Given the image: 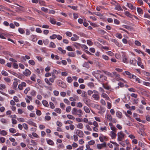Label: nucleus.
Instances as JSON below:
<instances>
[{"mask_svg": "<svg viewBox=\"0 0 150 150\" xmlns=\"http://www.w3.org/2000/svg\"><path fill=\"white\" fill-rule=\"evenodd\" d=\"M71 112L73 115H78L79 117H81L82 115L83 114L81 110H77L76 108H73Z\"/></svg>", "mask_w": 150, "mask_h": 150, "instance_id": "obj_1", "label": "nucleus"}, {"mask_svg": "<svg viewBox=\"0 0 150 150\" xmlns=\"http://www.w3.org/2000/svg\"><path fill=\"white\" fill-rule=\"evenodd\" d=\"M124 134L121 131L117 133V140L119 141H122V139L124 137Z\"/></svg>", "mask_w": 150, "mask_h": 150, "instance_id": "obj_2", "label": "nucleus"}, {"mask_svg": "<svg viewBox=\"0 0 150 150\" xmlns=\"http://www.w3.org/2000/svg\"><path fill=\"white\" fill-rule=\"evenodd\" d=\"M58 85L63 88H65L67 85L65 83L62 81H59L57 82Z\"/></svg>", "mask_w": 150, "mask_h": 150, "instance_id": "obj_3", "label": "nucleus"}, {"mask_svg": "<svg viewBox=\"0 0 150 150\" xmlns=\"http://www.w3.org/2000/svg\"><path fill=\"white\" fill-rule=\"evenodd\" d=\"M76 134L80 137H83L84 135L83 132L79 129H78L76 131Z\"/></svg>", "mask_w": 150, "mask_h": 150, "instance_id": "obj_4", "label": "nucleus"}, {"mask_svg": "<svg viewBox=\"0 0 150 150\" xmlns=\"http://www.w3.org/2000/svg\"><path fill=\"white\" fill-rule=\"evenodd\" d=\"M106 147V143L105 142L101 144H97V147L98 149H100L103 147Z\"/></svg>", "mask_w": 150, "mask_h": 150, "instance_id": "obj_5", "label": "nucleus"}, {"mask_svg": "<svg viewBox=\"0 0 150 150\" xmlns=\"http://www.w3.org/2000/svg\"><path fill=\"white\" fill-rule=\"evenodd\" d=\"M23 74L26 76H29L31 74V72L28 69H26L23 72Z\"/></svg>", "mask_w": 150, "mask_h": 150, "instance_id": "obj_6", "label": "nucleus"}, {"mask_svg": "<svg viewBox=\"0 0 150 150\" xmlns=\"http://www.w3.org/2000/svg\"><path fill=\"white\" fill-rule=\"evenodd\" d=\"M79 99V97L76 95H74L73 97H70L69 98V100L71 101H76L78 100Z\"/></svg>", "mask_w": 150, "mask_h": 150, "instance_id": "obj_7", "label": "nucleus"}, {"mask_svg": "<svg viewBox=\"0 0 150 150\" xmlns=\"http://www.w3.org/2000/svg\"><path fill=\"white\" fill-rule=\"evenodd\" d=\"M110 135L112 139H115L117 136V134L115 133V132L113 131H111L110 132Z\"/></svg>", "mask_w": 150, "mask_h": 150, "instance_id": "obj_8", "label": "nucleus"}, {"mask_svg": "<svg viewBox=\"0 0 150 150\" xmlns=\"http://www.w3.org/2000/svg\"><path fill=\"white\" fill-rule=\"evenodd\" d=\"M92 97L95 100H99V96L97 93L93 94L92 95Z\"/></svg>", "mask_w": 150, "mask_h": 150, "instance_id": "obj_9", "label": "nucleus"}, {"mask_svg": "<svg viewBox=\"0 0 150 150\" xmlns=\"http://www.w3.org/2000/svg\"><path fill=\"white\" fill-rule=\"evenodd\" d=\"M79 38V37L76 35L74 34L73 37L71 38V40L73 41H76L78 40Z\"/></svg>", "mask_w": 150, "mask_h": 150, "instance_id": "obj_10", "label": "nucleus"}, {"mask_svg": "<svg viewBox=\"0 0 150 150\" xmlns=\"http://www.w3.org/2000/svg\"><path fill=\"white\" fill-rule=\"evenodd\" d=\"M27 122L28 124L30 125H32L36 127H37V126H36V124L31 121L30 120H28Z\"/></svg>", "mask_w": 150, "mask_h": 150, "instance_id": "obj_11", "label": "nucleus"}, {"mask_svg": "<svg viewBox=\"0 0 150 150\" xmlns=\"http://www.w3.org/2000/svg\"><path fill=\"white\" fill-rule=\"evenodd\" d=\"M102 71L105 74L107 75L108 76H110L112 77H114L113 75L111 73L105 71L103 70Z\"/></svg>", "mask_w": 150, "mask_h": 150, "instance_id": "obj_12", "label": "nucleus"}, {"mask_svg": "<svg viewBox=\"0 0 150 150\" xmlns=\"http://www.w3.org/2000/svg\"><path fill=\"white\" fill-rule=\"evenodd\" d=\"M130 63L133 65H135L137 63V60L134 58L132 59H130Z\"/></svg>", "mask_w": 150, "mask_h": 150, "instance_id": "obj_13", "label": "nucleus"}, {"mask_svg": "<svg viewBox=\"0 0 150 150\" xmlns=\"http://www.w3.org/2000/svg\"><path fill=\"white\" fill-rule=\"evenodd\" d=\"M127 6L131 9L133 10L134 9L135 7H134L131 3H127Z\"/></svg>", "mask_w": 150, "mask_h": 150, "instance_id": "obj_14", "label": "nucleus"}, {"mask_svg": "<svg viewBox=\"0 0 150 150\" xmlns=\"http://www.w3.org/2000/svg\"><path fill=\"white\" fill-rule=\"evenodd\" d=\"M83 100L85 102V103L87 105L89 104L90 103V100L87 98V97L84 98L83 99Z\"/></svg>", "mask_w": 150, "mask_h": 150, "instance_id": "obj_15", "label": "nucleus"}, {"mask_svg": "<svg viewBox=\"0 0 150 150\" xmlns=\"http://www.w3.org/2000/svg\"><path fill=\"white\" fill-rule=\"evenodd\" d=\"M49 21L50 22L53 24H55L56 23V21L54 18H50Z\"/></svg>", "mask_w": 150, "mask_h": 150, "instance_id": "obj_16", "label": "nucleus"}, {"mask_svg": "<svg viewBox=\"0 0 150 150\" xmlns=\"http://www.w3.org/2000/svg\"><path fill=\"white\" fill-rule=\"evenodd\" d=\"M137 11L139 14H143V10L140 8H137Z\"/></svg>", "mask_w": 150, "mask_h": 150, "instance_id": "obj_17", "label": "nucleus"}, {"mask_svg": "<svg viewBox=\"0 0 150 150\" xmlns=\"http://www.w3.org/2000/svg\"><path fill=\"white\" fill-rule=\"evenodd\" d=\"M83 66L84 67H86L87 68H89V66L88 62H85L83 64Z\"/></svg>", "mask_w": 150, "mask_h": 150, "instance_id": "obj_18", "label": "nucleus"}, {"mask_svg": "<svg viewBox=\"0 0 150 150\" xmlns=\"http://www.w3.org/2000/svg\"><path fill=\"white\" fill-rule=\"evenodd\" d=\"M103 72L102 71H101L99 70H97L95 72V76H97L98 75H99L101 74L102 72Z\"/></svg>", "mask_w": 150, "mask_h": 150, "instance_id": "obj_19", "label": "nucleus"}, {"mask_svg": "<svg viewBox=\"0 0 150 150\" xmlns=\"http://www.w3.org/2000/svg\"><path fill=\"white\" fill-rule=\"evenodd\" d=\"M21 58L23 59L24 61H26V59H30V57L28 56L25 55V56L22 57Z\"/></svg>", "mask_w": 150, "mask_h": 150, "instance_id": "obj_20", "label": "nucleus"}, {"mask_svg": "<svg viewBox=\"0 0 150 150\" xmlns=\"http://www.w3.org/2000/svg\"><path fill=\"white\" fill-rule=\"evenodd\" d=\"M117 116L119 118H121L122 117V113L121 112L118 111L116 113Z\"/></svg>", "mask_w": 150, "mask_h": 150, "instance_id": "obj_21", "label": "nucleus"}, {"mask_svg": "<svg viewBox=\"0 0 150 150\" xmlns=\"http://www.w3.org/2000/svg\"><path fill=\"white\" fill-rule=\"evenodd\" d=\"M111 41L112 42H115V44L118 46H119V43L115 39H111Z\"/></svg>", "mask_w": 150, "mask_h": 150, "instance_id": "obj_22", "label": "nucleus"}, {"mask_svg": "<svg viewBox=\"0 0 150 150\" xmlns=\"http://www.w3.org/2000/svg\"><path fill=\"white\" fill-rule=\"evenodd\" d=\"M43 104L46 107H47L49 105L47 101L45 100H43L42 102Z\"/></svg>", "mask_w": 150, "mask_h": 150, "instance_id": "obj_23", "label": "nucleus"}, {"mask_svg": "<svg viewBox=\"0 0 150 150\" xmlns=\"http://www.w3.org/2000/svg\"><path fill=\"white\" fill-rule=\"evenodd\" d=\"M7 134L6 131L4 130H2L0 132V134L3 136H5Z\"/></svg>", "mask_w": 150, "mask_h": 150, "instance_id": "obj_24", "label": "nucleus"}, {"mask_svg": "<svg viewBox=\"0 0 150 150\" xmlns=\"http://www.w3.org/2000/svg\"><path fill=\"white\" fill-rule=\"evenodd\" d=\"M1 74L5 76H7L8 75V73L6 71L4 70H3L1 71Z\"/></svg>", "mask_w": 150, "mask_h": 150, "instance_id": "obj_25", "label": "nucleus"}, {"mask_svg": "<svg viewBox=\"0 0 150 150\" xmlns=\"http://www.w3.org/2000/svg\"><path fill=\"white\" fill-rule=\"evenodd\" d=\"M18 31L21 34H24L25 33V31L22 28H20L18 29Z\"/></svg>", "mask_w": 150, "mask_h": 150, "instance_id": "obj_26", "label": "nucleus"}, {"mask_svg": "<svg viewBox=\"0 0 150 150\" xmlns=\"http://www.w3.org/2000/svg\"><path fill=\"white\" fill-rule=\"evenodd\" d=\"M58 50L60 51H61L62 53L63 54L66 53V51L65 50H63L62 47H59L58 48Z\"/></svg>", "mask_w": 150, "mask_h": 150, "instance_id": "obj_27", "label": "nucleus"}, {"mask_svg": "<svg viewBox=\"0 0 150 150\" xmlns=\"http://www.w3.org/2000/svg\"><path fill=\"white\" fill-rule=\"evenodd\" d=\"M85 112L86 113H89L90 112V110L86 106H85L83 108Z\"/></svg>", "mask_w": 150, "mask_h": 150, "instance_id": "obj_28", "label": "nucleus"}, {"mask_svg": "<svg viewBox=\"0 0 150 150\" xmlns=\"http://www.w3.org/2000/svg\"><path fill=\"white\" fill-rule=\"evenodd\" d=\"M8 71L9 72H10L11 74H12L16 76H18V74H17L11 70H8Z\"/></svg>", "mask_w": 150, "mask_h": 150, "instance_id": "obj_29", "label": "nucleus"}, {"mask_svg": "<svg viewBox=\"0 0 150 150\" xmlns=\"http://www.w3.org/2000/svg\"><path fill=\"white\" fill-rule=\"evenodd\" d=\"M115 36L116 37L120 39L122 38V36L120 33H117L116 34Z\"/></svg>", "mask_w": 150, "mask_h": 150, "instance_id": "obj_30", "label": "nucleus"}, {"mask_svg": "<svg viewBox=\"0 0 150 150\" xmlns=\"http://www.w3.org/2000/svg\"><path fill=\"white\" fill-rule=\"evenodd\" d=\"M142 62L141 61H139L137 62V64L139 66H140L142 69H144V67L143 64H142Z\"/></svg>", "mask_w": 150, "mask_h": 150, "instance_id": "obj_31", "label": "nucleus"}, {"mask_svg": "<svg viewBox=\"0 0 150 150\" xmlns=\"http://www.w3.org/2000/svg\"><path fill=\"white\" fill-rule=\"evenodd\" d=\"M4 81L6 82L10 83L11 81V80L10 78L8 77H5L4 78Z\"/></svg>", "mask_w": 150, "mask_h": 150, "instance_id": "obj_32", "label": "nucleus"}, {"mask_svg": "<svg viewBox=\"0 0 150 150\" xmlns=\"http://www.w3.org/2000/svg\"><path fill=\"white\" fill-rule=\"evenodd\" d=\"M67 117L69 119L74 120L75 119L74 117L71 115H67Z\"/></svg>", "mask_w": 150, "mask_h": 150, "instance_id": "obj_33", "label": "nucleus"}, {"mask_svg": "<svg viewBox=\"0 0 150 150\" xmlns=\"http://www.w3.org/2000/svg\"><path fill=\"white\" fill-rule=\"evenodd\" d=\"M28 63L29 64L33 66L35 64L34 61L33 60H29L28 61Z\"/></svg>", "mask_w": 150, "mask_h": 150, "instance_id": "obj_34", "label": "nucleus"}, {"mask_svg": "<svg viewBox=\"0 0 150 150\" xmlns=\"http://www.w3.org/2000/svg\"><path fill=\"white\" fill-rule=\"evenodd\" d=\"M52 72L54 73V74H58L60 73V71L59 70L57 71L56 70L54 69L53 71H52Z\"/></svg>", "mask_w": 150, "mask_h": 150, "instance_id": "obj_35", "label": "nucleus"}, {"mask_svg": "<svg viewBox=\"0 0 150 150\" xmlns=\"http://www.w3.org/2000/svg\"><path fill=\"white\" fill-rule=\"evenodd\" d=\"M88 143L90 145H93L95 143V141L93 140H91L88 142Z\"/></svg>", "mask_w": 150, "mask_h": 150, "instance_id": "obj_36", "label": "nucleus"}, {"mask_svg": "<svg viewBox=\"0 0 150 150\" xmlns=\"http://www.w3.org/2000/svg\"><path fill=\"white\" fill-rule=\"evenodd\" d=\"M77 127L79 129H82L83 127V125L81 123H79L77 125Z\"/></svg>", "mask_w": 150, "mask_h": 150, "instance_id": "obj_37", "label": "nucleus"}, {"mask_svg": "<svg viewBox=\"0 0 150 150\" xmlns=\"http://www.w3.org/2000/svg\"><path fill=\"white\" fill-rule=\"evenodd\" d=\"M47 143L50 145H53V144H54L53 141L50 139L47 140Z\"/></svg>", "mask_w": 150, "mask_h": 150, "instance_id": "obj_38", "label": "nucleus"}, {"mask_svg": "<svg viewBox=\"0 0 150 150\" xmlns=\"http://www.w3.org/2000/svg\"><path fill=\"white\" fill-rule=\"evenodd\" d=\"M50 47H51L55 48L56 45L54 42H52L50 43Z\"/></svg>", "mask_w": 150, "mask_h": 150, "instance_id": "obj_39", "label": "nucleus"}, {"mask_svg": "<svg viewBox=\"0 0 150 150\" xmlns=\"http://www.w3.org/2000/svg\"><path fill=\"white\" fill-rule=\"evenodd\" d=\"M54 110L58 113L60 114L61 113V110L60 108H56L54 109Z\"/></svg>", "mask_w": 150, "mask_h": 150, "instance_id": "obj_40", "label": "nucleus"}, {"mask_svg": "<svg viewBox=\"0 0 150 150\" xmlns=\"http://www.w3.org/2000/svg\"><path fill=\"white\" fill-rule=\"evenodd\" d=\"M110 129L113 132H117V129L115 127L112 126V127H111Z\"/></svg>", "mask_w": 150, "mask_h": 150, "instance_id": "obj_41", "label": "nucleus"}, {"mask_svg": "<svg viewBox=\"0 0 150 150\" xmlns=\"http://www.w3.org/2000/svg\"><path fill=\"white\" fill-rule=\"evenodd\" d=\"M9 131L10 132L12 133H15L16 132V130L13 128H11L9 129Z\"/></svg>", "mask_w": 150, "mask_h": 150, "instance_id": "obj_42", "label": "nucleus"}, {"mask_svg": "<svg viewBox=\"0 0 150 150\" xmlns=\"http://www.w3.org/2000/svg\"><path fill=\"white\" fill-rule=\"evenodd\" d=\"M123 61L125 63H128V61L127 60V57H124L123 58Z\"/></svg>", "mask_w": 150, "mask_h": 150, "instance_id": "obj_43", "label": "nucleus"}, {"mask_svg": "<svg viewBox=\"0 0 150 150\" xmlns=\"http://www.w3.org/2000/svg\"><path fill=\"white\" fill-rule=\"evenodd\" d=\"M1 122L4 124H7V120L4 119V118H2L1 120Z\"/></svg>", "mask_w": 150, "mask_h": 150, "instance_id": "obj_44", "label": "nucleus"}, {"mask_svg": "<svg viewBox=\"0 0 150 150\" xmlns=\"http://www.w3.org/2000/svg\"><path fill=\"white\" fill-rule=\"evenodd\" d=\"M41 9L42 11L46 13H47L48 12V9L47 8L43 7L41 8Z\"/></svg>", "mask_w": 150, "mask_h": 150, "instance_id": "obj_45", "label": "nucleus"}, {"mask_svg": "<svg viewBox=\"0 0 150 150\" xmlns=\"http://www.w3.org/2000/svg\"><path fill=\"white\" fill-rule=\"evenodd\" d=\"M67 82L69 83H71L72 81V79L70 76H69L67 77Z\"/></svg>", "mask_w": 150, "mask_h": 150, "instance_id": "obj_46", "label": "nucleus"}, {"mask_svg": "<svg viewBox=\"0 0 150 150\" xmlns=\"http://www.w3.org/2000/svg\"><path fill=\"white\" fill-rule=\"evenodd\" d=\"M6 139L5 138L2 137H0V141L1 142L3 143L5 142Z\"/></svg>", "mask_w": 150, "mask_h": 150, "instance_id": "obj_47", "label": "nucleus"}, {"mask_svg": "<svg viewBox=\"0 0 150 150\" xmlns=\"http://www.w3.org/2000/svg\"><path fill=\"white\" fill-rule=\"evenodd\" d=\"M64 147V146L62 144H59L58 146V148L59 149H63Z\"/></svg>", "mask_w": 150, "mask_h": 150, "instance_id": "obj_48", "label": "nucleus"}, {"mask_svg": "<svg viewBox=\"0 0 150 150\" xmlns=\"http://www.w3.org/2000/svg\"><path fill=\"white\" fill-rule=\"evenodd\" d=\"M68 56L69 57H74L75 55L74 52H69L68 53Z\"/></svg>", "mask_w": 150, "mask_h": 150, "instance_id": "obj_49", "label": "nucleus"}, {"mask_svg": "<svg viewBox=\"0 0 150 150\" xmlns=\"http://www.w3.org/2000/svg\"><path fill=\"white\" fill-rule=\"evenodd\" d=\"M82 96L84 97V98L87 97L86 93L84 91H83L82 94Z\"/></svg>", "mask_w": 150, "mask_h": 150, "instance_id": "obj_50", "label": "nucleus"}, {"mask_svg": "<svg viewBox=\"0 0 150 150\" xmlns=\"http://www.w3.org/2000/svg\"><path fill=\"white\" fill-rule=\"evenodd\" d=\"M71 110V106H68L66 109V111L67 112H70Z\"/></svg>", "mask_w": 150, "mask_h": 150, "instance_id": "obj_51", "label": "nucleus"}, {"mask_svg": "<svg viewBox=\"0 0 150 150\" xmlns=\"http://www.w3.org/2000/svg\"><path fill=\"white\" fill-rule=\"evenodd\" d=\"M57 37V35L55 34H53L52 36H50V38L51 39H55Z\"/></svg>", "mask_w": 150, "mask_h": 150, "instance_id": "obj_52", "label": "nucleus"}, {"mask_svg": "<svg viewBox=\"0 0 150 150\" xmlns=\"http://www.w3.org/2000/svg\"><path fill=\"white\" fill-rule=\"evenodd\" d=\"M35 74H33V75L31 76L30 78L33 81H35Z\"/></svg>", "mask_w": 150, "mask_h": 150, "instance_id": "obj_53", "label": "nucleus"}, {"mask_svg": "<svg viewBox=\"0 0 150 150\" xmlns=\"http://www.w3.org/2000/svg\"><path fill=\"white\" fill-rule=\"evenodd\" d=\"M138 145L139 146H140L142 147H144V144L140 141L139 142Z\"/></svg>", "mask_w": 150, "mask_h": 150, "instance_id": "obj_54", "label": "nucleus"}, {"mask_svg": "<svg viewBox=\"0 0 150 150\" xmlns=\"http://www.w3.org/2000/svg\"><path fill=\"white\" fill-rule=\"evenodd\" d=\"M103 86L104 88L107 90H109L110 88V87L109 86L107 85H105L104 84H103Z\"/></svg>", "mask_w": 150, "mask_h": 150, "instance_id": "obj_55", "label": "nucleus"}, {"mask_svg": "<svg viewBox=\"0 0 150 150\" xmlns=\"http://www.w3.org/2000/svg\"><path fill=\"white\" fill-rule=\"evenodd\" d=\"M64 102L66 103H67V105H69L70 104V102L69 101V100L65 98L64 99Z\"/></svg>", "mask_w": 150, "mask_h": 150, "instance_id": "obj_56", "label": "nucleus"}, {"mask_svg": "<svg viewBox=\"0 0 150 150\" xmlns=\"http://www.w3.org/2000/svg\"><path fill=\"white\" fill-rule=\"evenodd\" d=\"M73 136L74 141L75 142L77 141L78 139V137L76 135L74 134Z\"/></svg>", "mask_w": 150, "mask_h": 150, "instance_id": "obj_57", "label": "nucleus"}, {"mask_svg": "<svg viewBox=\"0 0 150 150\" xmlns=\"http://www.w3.org/2000/svg\"><path fill=\"white\" fill-rule=\"evenodd\" d=\"M103 76H104L103 75L101 74L99 75H97L96 78L97 79H99V80H100V79H101V78L103 77Z\"/></svg>", "mask_w": 150, "mask_h": 150, "instance_id": "obj_58", "label": "nucleus"}, {"mask_svg": "<svg viewBox=\"0 0 150 150\" xmlns=\"http://www.w3.org/2000/svg\"><path fill=\"white\" fill-rule=\"evenodd\" d=\"M102 57L105 60H108L109 59L108 57L105 55H103L102 56Z\"/></svg>", "mask_w": 150, "mask_h": 150, "instance_id": "obj_59", "label": "nucleus"}, {"mask_svg": "<svg viewBox=\"0 0 150 150\" xmlns=\"http://www.w3.org/2000/svg\"><path fill=\"white\" fill-rule=\"evenodd\" d=\"M135 44L137 46H141V43L138 40L135 41Z\"/></svg>", "mask_w": 150, "mask_h": 150, "instance_id": "obj_60", "label": "nucleus"}, {"mask_svg": "<svg viewBox=\"0 0 150 150\" xmlns=\"http://www.w3.org/2000/svg\"><path fill=\"white\" fill-rule=\"evenodd\" d=\"M17 85L18 83L17 82H14L13 83V88L14 89H15L16 88Z\"/></svg>", "mask_w": 150, "mask_h": 150, "instance_id": "obj_61", "label": "nucleus"}, {"mask_svg": "<svg viewBox=\"0 0 150 150\" xmlns=\"http://www.w3.org/2000/svg\"><path fill=\"white\" fill-rule=\"evenodd\" d=\"M31 144L32 145H33V146H35L37 145V144L36 142L35 141L33 140H31Z\"/></svg>", "mask_w": 150, "mask_h": 150, "instance_id": "obj_62", "label": "nucleus"}, {"mask_svg": "<svg viewBox=\"0 0 150 150\" xmlns=\"http://www.w3.org/2000/svg\"><path fill=\"white\" fill-rule=\"evenodd\" d=\"M66 49L69 51H73V49L70 46L67 47Z\"/></svg>", "mask_w": 150, "mask_h": 150, "instance_id": "obj_63", "label": "nucleus"}, {"mask_svg": "<svg viewBox=\"0 0 150 150\" xmlns=\"http://www.w3.org/2000/svg\"><path fill=\"white\" fill-rule=\"evenodd\" d=\"M28 109L30 110H32L33 109L34 107L32 105H29L27 107Z\"/></svg>", "mask_w": 150, "mask_h": 150, "instance_id": "obj_64", "label": "nucleus"}]
</instances>
